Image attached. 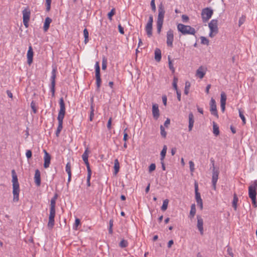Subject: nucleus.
Returning <instances> with one entry per match:
<instances>
[{"mask_svg": "<svg viewBox=\"0 0 257 257\" xmlns=\"http://www.w3.org/2000/svg\"><path fill=\"white\" fill-rule=\"evenodd\" d=\"M208 27L210 29L209 36L212 38L218 33V21L216 19L212 20L208 24Z\"/></svg>", "mask_w": 257, "mask_h": 257, "instance_id": "obj_4", "label": "nucleus"}, {"mask_svg": "<svg viewBox=\"0 0 257 257\" xmlns=\"http://www.w3.org/2000/svg\"><path fill=\"white\" fill-rule=\"evenodd\" d=\"M256 189H257V180H255L248 187V196L250 198L256 197Z\"/></svg>", "mask_w": 257, "mask_h": 257, "instance_id": "obj_9", "label": "nucleus"}, {"mask_svg": "<svg viewBox=\"0 0 257 257\" xmlns=\"http://www.w3.org/2000/svg\"><path fill=\"white\" fill-rule=\"evenodd\" d=\"M156 169V165L155 164L152 163L151 164L149 167V171L150 173L154 171Z\"/></svg>", "mask_w": 257, "mask_h": 257, "instance_id": "obj_51", "label": "nucleus"}, {"mask_svg": "<svg viewBox=\"0 0 257 257\" xmlns=\"http://www.w3.org/2000/svg\"><path fill=\"white\" fill-rule=\"evenodd\" d=\"M238 198L236 194H234L233 195V199L232 201V207L234 208V210H236L237 208V203L238 202Z\"/></svg>", "mask_w": 257, "mask_h": 257, "instance_id": "obj_34", "label": "nucleus"}, {"mask_svg": "<svg viewBox=\"0 0 257 257\" xmlns=\"http://www.w3.org/2000/svg\"><path fill=\"white\" fill-rule=\"evenodd\" d=\"M177 29L183 35H195L196 33L195 29L190 26L185 25L182 24H179L177 25Z\"/></svg>", "mask_w": 257, "mask_h": 257, "instance_id": "obj_3", "label": "nucleus"}, {"mask_svg": "<svg viewBox=\"0 0 257 257\" xmlns=\"http://www.w3.org/2000/svg\"><path fill=\"white\" fill-rule=\"evenodd\" d=\"M58 120V126L56 132V136H59V134L63 128V119H57Z\"/></svg>", "mask_w": 257, "mask_h": 257, "instance_id": "obj_24", "label": "nucleus"}, {"mask_svg": "<svg viewBox=\"0 0 257 257\" xmlns=\"http://www.w3.org/2000/svg\"><path fill=\"white\" fill-rule=\"evenodd\" d=\"M170 123V119L169 118H167L164 122V126L166 127H168Z\"/></svg>", "mask_w": 257, "mask_h": 257, "instance_id": "obj_62", "label": "nucleus"}, {"mask_svg": "<svg viewBox=\"0 0 257 257\" xmlns=\"http://www.w3.org/2000/svg\"><path fill=\"white\" fill-rule=\"evenodd\" d=\"M106 62L104 60L102 61V70H105L106 68Z\"/></svg>", "mask_w": 257, "mask_h": 257, "instance_id": "obj_64", "label": "nucleus"}, {"mask_svg": "<svg viewBox=\"0 0 257 257\" xmlns=\"http://www.w3.org/2000/svg\"><path fill=\"white\" fill-rule=\"evenodd\" d=\"M146 31L148 37H150L152 35V26L147 25L146 26Z\"/></svg>", "mask_w": 257, "mask_h": 257, "instance_id": "obj_33", "label": "nucleus"}, {"mask_svg": "<svg viewBox=\"0 0 257 257\" xmlns=\"http://www.w3.org/2000/svg\"><path fill=\"white\" fill-rule=\"evenodd\" d=\"M153 17L152 15H150L149 16V20H148V22L147 25L153 26Z\"/></svg>", "mask_w": 257, "mask_h": 257, "instance_id": "obj_53", "label": "nucleus"}, {"mask_svg": "<svg viewBox=\"0 0 257 257\" xmlns=\"http://www.w3.org/2000/svg\"><path fill=\"white\" fill-rule=\"evenodd\" d=\"M167 146L164 145L163 147V148L161 152L160 155H161V158L160 160L163 161L164 160L166 152H167Z\"/></svg>", "mask_w": 257, "mask_h": 257, "instance_id": "obj_30", "label": "nucleus"}, {"mask_svg": "<svg viewBox=\"0 0 257 257\" xmlns=\"http://www.w3.org/2000/svg\"><path fill=\"white\" fill-rule=\"evenodd\" d=\"M210 112L212 115L218 117L217 109H216V105L215 100L213 98H211L210 100Z\"/></svg>", "mask_w": 257, "mask_h": 257, "instance_id": "obj_13", "label": "nucleus"}, {"mask_svg": "<svg viewBox=\"0 0 257 257\" xmlns=\"http://www.w3.org/2000/svg\"><path fill=\"white\" fill-rule=\"evenodd\" d=\"M189 125H188V130L190 132L192 131V128L194 125V115L192 112H190L189 114Z\"/></svg>", "mask_w": 257, "mask_h": 257, "instance_id": "obj_20", "label": "nucleus"}, {"mask_svg": "<svg viewBox=\"0 0 257 257\" xmlns=\"http://www.w3.org/2000/svg\"><path fill=\"white\" fill-rule=\"evenodd\" d=\"M83 34L84 37V43L86 44L88 42L89 33L87 29L83 30Z\"/></svg>", "mask_w": 257, "mask_h": 257, "instance_id": "obj_35", "label": "nucleus"}, {"mask_svg": "<svg viewBox=\"0 0 257 257\" xmlns=\"http://www.w3.org/2000/svg\"><path fill=\"white\" fill-rule=\"evenodd\" d=\"M80 220L78 218H76L74 223V228H75L76 229H77V226L80 225Z\"/></svg>", "mask_w": 257, "mask_h": 257, "instance_id": "obj_54", "label": "nucleus"}, {"mask_svg": "<svg viewBox=\"0 0 257 257\" xmlns=\"http://www.w3.org/2000/svg\"><path fill=\"white\" fill-rule=\"evenodd\" d=\"M58 198V194H55L51 200L50 210H55L56 201Z\"/></svg>", "mask_w": 257, "mask_h": 257, "instance_id": "obj_25", "label": "nucleus"}, {"mask_svg": "<svg viewBox=\"0 0 257 257\" xmlns=\"http://www.w3.org/2000/svg\"><path fill=\"white\" fill-rule=\"evenodd\" d=\"M213 133L215 136L219 135V127L215 122H213Z\"/></svg>", "mask_w": 257, "mask_h": 257, "instance_id": "obj_27", "label": "nucleus"}, {"mask_svg": "<svg viewBox=\"0 0 257 257\" xmlns=\"http://www.w3.org/2000/svg\"><path fill=\"white\" fill-rule=\"evenodd\" d=\"M94 108L92 107H90V115H89V120L92 121L93 117H94Z\"/></svg>", "mask_w": 257, "mask_h": 257, "instance_id": "obj_43", "label": "nucleus"}, {"mask_svg": "<svg viewBox=\"0 0 257 257\" xmlns=\"http://www.w3.org/2000/svg\"><path fill=\"white\" fill-rule=\"evenodd\" d=\"M56 69L53 68L52 71V75L51 77V91L52 92V96H54L55 94V79L56 77Z\"/></svg>", "mask_w": 257, "mask_h": 257, "instance_id": "obj_10", "label": "nucleus"}, {"mask_svg": "<svg viewBox=\"0 0 257 257\" xmlns=\"http://www.w3.org/2000/svg\"><path fill=\"white\" fill-rule=\"evenodd\" d=\"M23 13V21L24 26L26 28L29 26L28 23L30 21L31 12L28 7L25 8L22 12Z\"/></svg>", "mask_w": 257, "mask_h": 257, "instance_id": "obj_7", "label": "nucleus"}, {"mask_svg": "<svg viewBox=\"0 0 257 257\" xmlns=\"http://www.w3.org/2000/svg\"><path fill=\"white\" fill-rule=\"evenodd\" d=\"M55 216V210H50V214L49 216V221L48 223V227L49 229H52L54 225V218Z\"/></svg>", "mask_w": 257, "mask_h": 257, "instance_id": "obj_11", "label": "nucleus"}, {"mask_svg": "<svg viewBox=\"0 0 257 257\" xmlns=\"http://www.w3.org/2000/svg\"><path fill=\"white\" fill-rule=\"evenodd\" d=\"M165 10L162 4H160L158 8V15L157 21V32L160 34L164 23Z\"/></svg>", "mask_w": 257, "mask_h": 257, "instance_id": "obj_2", "label": "nucleus"}, {"mask_svg": "<svg viewBox=\"0 0 257 257\" xmlns=\"http://www.w3.org/2000/svg\"><path fill=\"white\" fill-rule=\"evenodd\" d=\"M60 110L59 111L57 119H64L65 114V105L63 97L59 100Z\"/></svg>", "mask_w": 257, "mask_h": 257, "instance_id": "obj_8", "label": "nucleus"}, {"mask_svg": "<svg viewBox=\"0 0 257 257\" xmlns=\"http://www.w3.org/2000/svg\"><path fill=\"white\" fill-rule=\"evenodd\" d=\"M197 227L201 235L203 234V220L199 215L197 216Z\"/></svg>", "mask_w": 257, "mask_h": 257, "instance_id": "obj_15", "label": "nucleus"}, {"mask_svg": "<svg viewBox=\"0 0 257 257\" xmlns=\"http://www.w3.org/2000/svg\"><path fill=\"white\" fill-rule=\"evenodd\" d=\"M151 7L152 11L154 12H155L156 10V5H155V0H152L151 2Z\"/></svg>", "mask_w": 257, "mask_h": 257, "instance_id": "obj_49", "label": "nucleus"}, {"mask_svg": "<svg viewBox=\"0 0 257 257\" xmlns=\"http://www.w3.org/2000/svg\"><path fill=\"white\" fill-rule=\"evenodd\" d=\"M52 22V19L49 17H47L45 20V22L43 26L44 32H47L49 28L50 24Z\"/></svg>", "mask_w": 257, "mask_h": 257, "instance_id": "obj_23", "label": "nucleus"}, {"mask_svg": "<svg viewBox=\"0 0 257 257\" xmlns=\"http://www.w3.org/2000/svg\"><path fill=\"white\" fill-rule=\"evenodd\" d=\"M168 61H169V68L172 71V72H175V68L173 67V64H172V60L171 59V58H170V56H168Z\"/></svg>", "mask_w": 257, "mask_h": 257, "instance_id": "obj_40", "label": "nucleus"}, {"mask_svg": "<svg viewBox=\"0 0 257 257\" xmlns=\"http://www.w3.org/2000/svg\"><path fill=\"white\" fill-rule=\"evenodd\" d=\"M246 16L245 15H242L239 18L238 21V26L240 27L245 21Z\"/></svg>", "mask_w": 257, "mask_h": 257, "instance_id": "obj_38", "label": "nucleus"}, {"mask_svg": "<svg viewBox=\"0 0 257 257\" xmlns=\"http://www.w3.org/2000/svg\"><path fill=\"white\" fill-rule=\"evenodd\" d=\"M250 199L252 201V203L253 205L254 206V207H257V202L256 201V197L250 198Z\"/></svg>", "mask_w": 257, "mask_h": 257, "instance_id": "obj_59", "label": "nucleus"}, {"mask_svg": "<svg viewBox=\"0 0 257 257\" xmlns=\"http://www.w3.org/2000/svg\"><path fill=\"white\" fill-rule=\"evenodd\" d=\"M66 171L67 173L71 171V164L70 162H68L66 165Z\"/></svg>", "mask_w": 257, "mask_h": 257, "instance_id": "obj_55", "label": "nucleus"}, {"mask_svg": "<svg viewBox=\"0 0 257 257\" xmlns=\"http://www.w3.org/2000/svg\"><path fill=\"white\" fill-rule=\"evenodd\" d=\"M95 74L100 73V67L98 62H96L95 65Z\"/></svg>", "mask_w": 257, "mask_h": 257, "instance_id": "obj_50", "label": "nucleus"}, {"mask_svg": "<svg viewBox=\"0 0 257 257\" xmlns=\"http://www.w3.org/2000/svg\"><path fill=\"white\" fill-rule=\"evenodd\" d=\"M174 41V34L172 30L170 29L167 32V45L168 47H173V42Z\"/></svg>", "mask_w": 257, "mask_h": 257, "instance_id": "obj_12", "label": "nucleus"}, {"mask_svg": "<svg viewBox=\"0 0 257 257\" xmlns=\"http://www.w3.org/2000/svg\"><path fill=\"white\" fill-rule=\"evenodd\" d=\"M196 213V207L195 204H193L191 206V210L189 214V217L192 218L194 217Z\"/></svg>", "mask_w": 257, "mask_h": 257, "instance_id": "obj_28", "label": "nucleus"}, {"mask_svg": "<svg viewBox=\"0 0 257 257\" xmlns=\"http://www.w3.org/2000/svg\"><path fill=\"white\" fill-rule=\"evenodd\" d=\"M33 51L32 47L30 46L29 47V50L27 52V59H28V63L30 65L33 61Z\"/></svg>", "mask_w": 257, "mask_h": 257, "instance_id": "obj_19", "label": "nucleus"}, {"mask_svg": "<svg viewBox=\"0 0 257 257\" xmlns=\"http://www.w3.org/2000/svg\"><path fill=\"white\" fill-rule=\"evenodd\" d=\"M238 111H239V115L242 121V123H243V124H245L246 123V120H245V118L243 114V112L240 109H239L238 110Z\"/></svg>", "mask_w": 257, "mask_h": 257, "instance_id": "obj_37", "label": "nucleus"}, {"mask_svg": "<svg viewBox=\"0 0 257 257\" xmlns=\"http://www.w3.org/2000/svg\"><path fill=\"white\" fill-rule=\"evenodd\" d=\"M160 130H161V134L162 136L164 138H166L167 133L165 131L164 127L163 126V125H161L160 126Z\"/></svg>", "mask_w": 257, "mask_h": 257, "instance_id": "obj_46", "label": "nucleus"}, {"mask_svg": "<svg viewBox=\"0 0 257 257\" xmlns=\"http://www.w3.org/2000/svg\"><path fill=\"white\" fill-rule=\"evenodd\" d=\"M91 174H87V185L88 186H90V178H91Z\"/></svg>", "mask_w": 257, "mask_h": 257, "instance_id": "obj_56", "label": "nucleus"}, {"mask_svg": "<svg viewBox=\"0 0 257 257\" xmlns=\"http://www.w3.org/2000/svg\"><path fill=\"white\" fill-rule=\"evenodd\" d=\"M211 163H212L213 170L212 175V187L214 190H216V185L218 179V175L219 172L218 169H216L214 167V161L212 159H211Z\"/></svg>", "mask_w": 257, "mask_h": 257, "instance_id": "obj_6", "label": "nucleus"}, {"mask_svg": "<svg viewBox=\"0 0 257 257\" xmlns=\"http://www.w3.org/2000/svg\"><path fill=\"white\" fill-rule=\"evenodd\" d=\"M35 183L37 186L41 185V173L38 169L35 170L34 176Z\"/></svg>", "mask_w": 257, "mask_h": 257, "instance_id": "obj_18", "label": "nucleus"}, {"mask_svg": "<svg viewBox=\"0 0 257 257\" xmlns=\"http://www.w3.org/2000/svg\"><path fill=\"white\" fill-rule=\"evenodd\" d=\"M26 157L28 159H30L32 157V152L31 150H27L26 153Z\"/></svg>", "mask_w": 257, "mask_h": 257, "instance_id": "obj_58", "label": "nucleus"}, {"mask_svg": "<svg viewBox=\"0 0 257 257\" xmlns=\"http://www.w3.org/2000/svg\"><path fill=\"white\" fill-rule=\"evenodd\" d=\"M89 149L88 148H87L84 153L83 154L82 156V159L83 160V161H88V154L89 153Z\"/></svg>", "mask_w": 257, "mask_h": 257, "instance_id": "obj_32", "label": "nucleus"}, {"mask_svg": "<svg viewBox=\"0 0 257 257\" xmlns=\"http://www.w3.org/2000/svg\"><path fill=\"white\" fill-rule=\"evenodd\" d=\"M44 152L45 153L44 155V167L45 168H47L49 167L51 161V156L50 154L47 153V152L44 150Z\"/></svg>", "mask_w": 257, "mask_h": 257, "instance_id": "obj_14", "label": "nucleus"}, {"mask_svg": "<svg viewBox=\"0 0 257 257\" xmlns=\"http://www.w3.org/2000/svg\"><path fill=\"white\" fill-rule=\"evenodd\" d=\"M213 11L209 8H206L202 10L201 18L204 23L207 22L212 17Z\"/></svg>", "mask_w": 257, "mask_h": 257, "instance_id": "obj_5", "label": "nucleus"}, {"mask_svg": "<svg viewBox=\"0 0 257 257\" xmlns=\"http://www.w3.org/2000/svg\"><path fill=\"white\" fill-rule=\"evenodd\" d=\"M200 39H201V42L202 44H205V45H209V41L205 37L202 36V37H201Z\"/></svg>", "mask_w": 257, "mask_h": 257, "instance_id": "obj_42", "label": "nucleus"}, {"mask_svg": "<svg viewBox=\"0 0 257 257\" xmlns=\"http://www.w3.org/2000/svg\"><path fill=\"white\" fill-rule=\"evenodd\" d=\"M119 32L120 34H124L123 28L121 26V25H119L118 26Z\"/></svg>", "mask_w": 257, "mask_h": 257, "instance_id": "obj_61", "label": "nucleus"}, {"mask_svg": "<svg viewBox=\"0 0 257 257\" xmlns=\"http://www.w3.org/2000/svg\"><path fill=\"white\" fill-rule=\"evenodd\" d=\"M189 167H190V169L191 172H194V169H195L194 163L192 161H189Z\"/></svg>", "mask_w": 257, "mask_h": 257, "instance_id": "obj_52", "label": "nucleus"}, {"mask_svg": "<svg viewBox=\"0 0 257 257\" xmlns=\"http://www.w3.org/2000/svg\"><path fill=\"white\" fill-rule=\"evenodd\" d=\"M111 120H112V119L110 117V118H109V119H108V121L107 122V127L108 130H110L111 129Z\"/></svg>", "mask_w": 257, "mask_h": 257, "instance_id": "obj_60", "label": "nucleus"}, {"mask_svg": "<svg viewBox=\"0 0 257 257\" xmlns=\"http://www.w3.org/2000/svg\"><path fill=\"white\" fill-rule=\"evenodd\" d=\"M119 246L122 247V248H123V247H125L126 246H127V242L126 240H124V239H122V240H121V241L119 243Z\"/></svg>", "mask_w": 257, "mask_h": 257, "instance_id": "obj_45", "label": "nucleus"}, {"mask_svg": "<svg viewBox=\"0 0 257 257\" xmlns=\"http://www.w3.org/2000/svg\"><path fill=\"white\" fill-rule=\"evenodd\" d=\"M195 199L197 203L200 202H202V200L201 198V195L198 192V186L197 183H195Z\"/></svg>", "mask_w": 257, "mask_h": 257, "instance_id": "obj_21", "label": "nucleus"}, {"mask_svg": "<svg viewBox=\"0 0 257 257\" xmlns=\"http://www.w3.org/2000/svg\"><path fill=\"white\" fill-rule=\"evenodd\" d=\"M226 95L225 92H222L220 95V106L221 110L223 112L225 108Z\"/></svg>", "mask_w": 257, "mask_h": 257, "instance_id": "obj_16", "label": "nucleus"}, {"mask_svg": "<svg viewBox=\"0 0 257 257\" xmlns=\"http://www.w3.org/2000/svg\"><path fill=\"white\" fill-rule=\"evenodd\" d=\"M114 164V174L116 175L117 174L119 170V163L118 159H115Z\"/></svg>", "mask_w": 257, "mask_h": 257, "instance_id": "obj_31", "label": "nucleus"}, {"mask_svg": "<svg viewBox=\"0 0 257 257\" xmlns=\"http://www.w3.org/2000/svg\"><path fill=\"white\" fill-rule=\"evenodd\" d=\"M12 183H13V194L14 202H18L19 200L20 187L18 179L15 171H12Z\"/></svg>", "mask_w": 257, "mask_h": 257, "instance_id": "obj_1", "label": "nucleus"}, {"mask_svg": "<svg viewBox=\"0 0 257 257\" xmlns=\"http://www.w3.org/2000/svg\"><path fill=\"white\" fill-rule=\"evenodd\" d=\"M152 113H153V115L154 118L155 119H157L160 116V113H159V107L157 104H154L153 105Z\"/></svg>", "mask_w": 257, "mask_h": 257, "instance_id": "obj_17", "label": "nucleus"}, {"mask_svg": "<svg viewBox=\"0 0 257 257\" xmlns=\"http://www.w3.org/2000/svg\"><path fill=\"white\" fill-rule=\"evenodd\" d=\"M177 82H178L177 77H174L173 78V87L176 91H177V90H178Z\"/></svg>", "mask_w": 257, "mask_h": 257, "instance_id": "obj_44", "label": "nucleus"}, {"mask_svg": "<svg viewBox=\"0 0 257 257\" xmlns=\"http://www.w3.org/2000/svg\"><path fill=\"white\" fill-rule=\"evenodd\" d=\"M190 87V83L188 81L186 82L185 90H184L185 94L187 95L188 94Z\"/></svg>", "mask_w": 257, "mask_h": 257, "instance_id": "obj_41", "label": "nucleus"}, {"mask_svg": "<svg viewBox=\"0 0 257 257\" xmlns=\"http://www.w3.org/2000/svg\"><path fill=\"white\" fill-rule=\"evenodd\" d=\"M115 14V10L114 8H113L111 11L108 13V14H107V17H108V19L110 20V21H111L112 20V17Z\"/></svg>", "mask_w": 257, "mask_h": 257, "instance_id": "obj_39", "label": "nucleus"}, {"mask_svg": "<svg viewBox=\"0 0 257 257\" xmlns=\"http://www.w3.org/2000/svg\"><path fill=\"white\" fill-rule=\"evenodd\" d=\"M205 74V71L202 66H200L197 70L196 73V76L198 77L200 79H202Z\"/></svg>", "mask_w": 257, "mask_h": 257, "instance_id": "obj_22", "label": "nucleus"}, {"mask_svg": "<svg viewBox=\"0 0 257 257\" xmlns=\"http://www.w3.org/2000/svg\"><path fill=\"white\" fill-rule=\"evenodd\" d=\"M31 106L34 111V112L35 113H36L37 110L35 106V104L33 101H32L31 103Z\"/></svg>", "mask_w": 257, "mask_h": 257, "instance_id": "obj_63", "label": "nucleus"}, {"mask_svg": "<svg viewBox=\"0 0 257 257\" xmlns=\"http://www.w3.org/2000/svg\"><path fill=\"white\" fill-rule=\"evenodd\" d=\"M168 203L169 200L168 199H165V200H164L163 205L161 207V209L163 211H165L167 209Z\"/></svg>", "mask_w": 257, "mask_h": 257, "instance_id": "obj_36", "label": "nucleus"}, {"mask_svg": "<svg viewBox=\"0 0 257 257\" xmlns=\"http://www.w3.org/2000/svg\"><path fill=\"white\" fill-rule=\"evenodd\" d=\"M182 20L183 22H187L189 20V17L185 15H183L182 16Z\"/></svg>", "mask_w": 257, "mask_h": 257, "instance_id": "obj_57", "label": "nucleus"}, {"mask_svg": "<svg viewBox=\"0 0 257 257\" xmlns=\"http://www.w3.org/2000/svg\"><path fill=\"white\" fill-rule=\"evenodd\" d=\"M84 163L86 166L87 167V174H91V170L90 167V165L88 162V161H84Z\"/></svg>", "mask_w": 257, "mask_h": 257, "instance_id": "obj_48", "label": "nucleus"}, {"mask_svg": "<svg viewBox=\"0 0 257 257\" xmlns=\"http://www.w3.org/2000/svg\"><path fill=\"white\" fill-rule=\"evenodd\" d=\"M96 77V83L97 86V89H99L101 85V78H100V73L95 74Z\"/></svg>", "mask_w": 257, "mask_h": 257, "instance_id": "obj_29", "label": "nucleus"}, {"mask_svg": "<svg viewBox=\"0 0 257 257\" xmlns=\"http://www.w3.org/2000/svg\"><path fill=\"white\" fill-rule=\"evenodd\" d=\"M161 51L159 48L155 50V59L156 61L160 62L161 59Z\"/></svg>", "mask_w": 257, "mask_h": 257, "instance_id": "obj_26", "label": "nucleus"}, {"mask_svg": "<svg viewBox=\"0 0 257 257\" xmlns=\"http://www.w3.org/2000/svg\"><path fill=\"white\" fill-rule=\"evenodd\" d=\"M46 11L49 12L51 8V0H46Z\"/></svg>", "mask_w": 257, "mask_h": 257, "instance_id": "obj_47", "label": "nucleus"}]
</instances>
